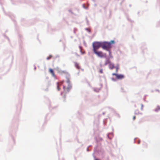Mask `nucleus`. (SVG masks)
Returning a JSON list of instances; mask_svg holds the SVG:
<instances>
[{"label":"nucleus","instance_id":"f257e3e1","mask_svg":"<svg viewBox=\"0 0 160 160\" xmlns=\"http://www.w3.org/2000/svg\"><path fill=\"white\" fill-rule=\"evenodd\" d=\"M63 92L61 93V95L63 99V101H65L66 93L69 92L71 90L72 86L70 83L69 78H67L66 81H63Z\"/></svg>","mask_w":160,"mask_h":160},{"label":"nucleus","instance_id":"f03ea898","mask_svg":"<svg viewBox=\"0 0 160 160\" xmlns=\"http://www.w3.org/2000/svg\"><path fill=\"white\" fill-rule=\"evenodd\" d=\"M112 46L111 45V42H102V48L104 50H105L109 52L110 53V49L112 48Z\"/></svg>","mask_w":160,"mask_h":160},{"label":"nucleus","instance_id":"7ed1b4c3","mask_svg":"<svg viewBox=\"0 0 160 160\" xmlns=\"http://www.w3.org/2000/svg\"><path fill=\"white\" fill-rule=\"evenodd\" d=\"M92 47L93 52L97 51L100 47H102V42H93L92 43Z\"/></svg>","mask_w":160,"mask_h":160},{"label":"nucleus","instance_id":"20e7f679","mask_svg":"<svg viewBox=\"0 0 160 160\" xmlns=\"http://www.w3.org/2000/svg\"><path fill=\"white\" fill-rule=\"evenodd\" d=\"M94 53L96 54L98 57L101 58H106V54L105 53H103L101 51H98V50L93 52Z\"/></svg>","mask_w":160,"mask_h":160},{"label":"nucleus","instance_id":"39448f33","mask_svg":"<svg viewBox=\"0 0 160 160\" xmlns=\"http://www.w3.org/2000/svg\"><path fill=\"white\" fill-rule=\"evenodd\" d=\"M113 76L115 75L116 76V78L118 79H121L124 78V76L122 75H118L115 73L112 74Z\"/></svg>","mask_w":160,"mask_h":160},{"label":"nucleus","instance_id":"423d86ee","mask_svg":"<svg viewBox=\"0 0 160 160\" xmlns=\"http://www.w3.org/2000/svg\"><path fill=\"white\" fill-rule=\"evenodd\" d=\"M63 81L58 82L57 83V88L58 91H60L61 89V88L60 87L62 85H63Z\"/></svg>","mask_w":160,"mask_h":160},{"label":"nucleus","instance_id":"0eeeda50","mask_svg":"<svg viewBox=\"0 0 160 160\" xmlns=\"http://www.w3.org/2000/svg\"><path fill=\"white\" fill-rule=\"evenodd\" d=\"M107 64H109V67L110 69H112L114 68V65L113 64L111 63L109 61H107Z\"/></svg>","mask_w":160,"mask_h":160},{"label":"nucleus","instance_id":"6e6552de","mask_svg":"<svg viewBox=\"0 0 160 160\" xmlns=\"http://www.w3.org/2000/svg\"><path fill=\"white\" fill-rule=\"evenodd\" d=\"M49 71L52 74V75L54 77H55V75L54 74V71H53V70L51 68H50L49 69Z\"/></svg>","mask_w":160,"mask_h":160},{"label":"nucleus","instance_id":"1a4fd4ad","mask_svg":"<svg viewBox=\"0 0 160 160\" xmlns=\"http://www.w3.org/2000/svg\"><path fill=\"white\" fill-rule=\"evenodd\" d=\"M75 66V67L78 69H79L80 68L78 63L76 62H74Z\"/></svg>","mask_w":160,"mask_h":160},{"label":"nucleus","instance_id":"9d476101","mask_svg":"<svg viewBox=\"0 0 160 160\" xmlns=\"http://www.w3.org/2000/svg\"><path fill=\"white\" fill-rule=\"evenodd\" d=\"M160 110V107L158 106L157 108L155 109V111H158Z\"/></svg>","mask_w":160,"mask_h":160},{"label":"nucleus","instance_id":"9b49d317","mask_svg":"<svg viewBox=\"0 0 160 160\" xmlns=\"http://www.w3.org/2000/svg\"><path fill=\"white\" fill-rule=\"evenodd\" d=\"M52 56L51 55H50L47 58V60H49L50 59L52 58Z\"/></svg>","mask_w":160,"mask_h":160},{"label":"nucleus","instance_id":"f8f14e48","mask_svg":"<svg viewBox=\"0 0 160 160\" xmlns=\"http://www.w3.org/2000/svg\"><path fill=\"white\" fill-rule=\"evenodd\" d=\"M99 72L100 73H103V70H102V69H101L100 70H99Z\"/></svg>","mask_w":160,"mask_h":160},{"label":"nucleus","instance_id":"ddd939ff","mask_svg":"<svg viewBox=\"0 0 160 160\" xmlns=\"http://www.w3.org/2000/svg\"><path fill=\"white\" fill-rule=\"evenodd\" d=\"M114 41H113V40H112V41H111V42H111V44L112 43H114Z\"/></svg>","mask_w":160,"mask_h":160},{"label":"nucleus","instance_id":"4468645a","mask_svg":"<svg viewBox=\"0 0 160 160\" xmlns=\"http://www.w3.org/2000/svg\"><path fill=\"white\" fill-rule=\"evenodd\" d=\"M136 119V116H134L133 117V120H134L135 119Z\"/></svg>","mask_w":160,"mask_h":160},{"label":"nucleus","instance_id":"2eb2a0df","mask_svg":"<svg viewBox=\"0 0 160 160\" xmlns=\"http://www.w3.org/2000/svg\"><path fill=\"white\" fill-rule=\"evenodd\" d=\"M143 105L142 104L141 105V109L142 110L143 109Z\"/></svg>","mask_w":160,"mask_h":160},{"label":"nucleus","instance_id":"dca6fc26","mask_svg":"<svg viewBox=\"0 0 160 160\" xmlns=\"http://www.w3.org/2000/svg\"><path fill=\"white\" fill-rule=\"evenodd\" d=\"M83 7L85 8V9H87V8H85V5H83Z\"/></svg>","mask_w":160,"mask_h":160},{"label":"nucleus","instance_id":"f3484780","mask_svg":"<svg viewBox=\"0 0 160 160\" xmlns=\"http://www.w3.org/2000/svg\"><path fill=\"white\" fill-rule=\"evenodd\" d=\"M135 114H138V113H137V112L136 111L135 112Z\"/></svg>","mask_w":160,"mask_h":160},{"label":"nucleus","instance_id":"a211bd4d","mask_svg":"<svg viewBox=\"0 0 160 160\" xmlns=\"http://www.w3.org/2000/svg\"><path fill=\"white\" fill-rule=\"evenodd\" d=\"M64 72V73H65V72Z\"/></svg>","mask_w":160,"mask_h":160}]
</instances>
